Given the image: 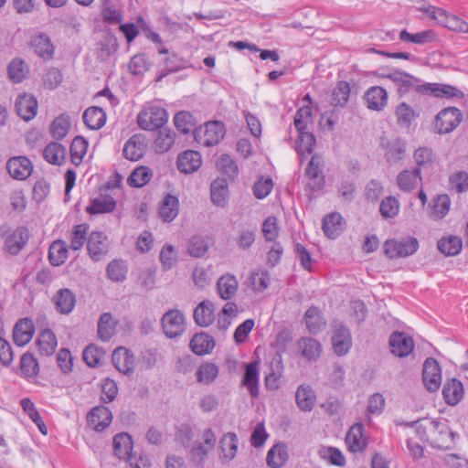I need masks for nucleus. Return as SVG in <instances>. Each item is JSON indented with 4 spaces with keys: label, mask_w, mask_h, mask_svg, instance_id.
Returning <instances> with one entry per match:
<instances>
[{
    "label": "nucleus",
    "mask_w": 468,
    "mask_h": 468,
    "mask_svg": "<svg viewBox=\"0 0 468 468\" xmlns=\"http://www.w3.org/2000/svg\"><path fill=\"white\" fill-rule=\"evenodd\" d=\"M350 86L346 81H338L332 92V104L344 107L347 103L350 96Z\"/></svg>",
    "instance_id": "13d9d810"
},
{
    "label": "nucleus",
    "mask_w": 468,
    "mask_h": 468,
    "mask_svg": "<svg viewBox=\"0 0 468 468\" xmlns=\"http://www.w3.org/2000/svg\"><path fill=\"white\" fill-rule=\"evenodd\" d=\"M367 106L372 111H382L388 102V92L380 86L370 87L364 95Z\"/></svg>",
    "instance_id": "6ab92c4d"
},
{
    "label": "nucleus",
    "mask_w": 468,
    "mask_h": 468,
    "mask_svg": "<svg viewBox=\"0 0 468 468\" xmlns=\"http://www.w3.org/2000/svg\"><path fill=\"white\" fill-rule=\"evenodd\" d=\"M346 443L348 450L354 453L363 452L367 445V440L364 435V426L361 423L354 424L346 433Z\"/></svg>",
    "instance_id": "a211bd4d"
},
{
    "label": "nucleus",
    "mask_w": 468,
    "mask_h": 468,
    "mask_svg": "<svg viewBox=\"0 0 468 468\" xmlns=\"http://www.w3.org/2000/svg\"><path fill=\"white\" fill-rule=\"evenodd\" d=\"M202 165V157L199 152L186 150L178 154L176 166L181 173L192 174L197 171Z\"/></svg>",
    "instance_id": "2eb2a0df"
},
{
    "label": "nucleus",
    "mask_w": 468,
    "mask_h": 468,
    "mask_svg": "<svg viewBox=\"0 0 468 468\" xmlns=\"http://www.w3.org/2000/svg\"><path fill=\"white\" fill-rule=\"evenodd\" d=\"M193 317L197 324L207 327L215 320L214 304L209 300L201 302L194 310Z\"/></svg>",
    "instance_id": "c85d7f7f"
},
{
    "label": "nucleus",
    "mask_w": 468,
    "mask_h": 468,
    "mask_svg": "<svg viewBox=\"0 0 468 468\" xmlns=\"http://www.w3.org/2000/svg\"><path fill=\"white\" fill-rule=\"evenodd\" d=\"M438 250L445 256L458 255L463 248V241L457 236L442 238L438 241Z\"/></svg>",
    "instance_id": "8fccbe9b"
},
{
    "label": "nucleus",
    "mask_w": 468,
    "mask_h": 468,
    "mask_svg": "<svg viewBox=\"0 0 468 468\" xmlns=\"http://www.w3.org/2000/svg\"><path fill=\"white\" fill-rule=\"evenodd\" d=\"M17 114L25 121L32 120L37 111V101L33 95L23 94L16 101Z\"/></svg>",
    "instance_id": "b1692460"
},
{
    "label": "nucleus",
    "mask_w": 468,
    "mask_h": 468,
    "mask_svg": "<svg viewBox=\"0 0 468 468\" xmlns=\"http://www.w3.org/2000/svg\"><path fill=\"white\" fill-rule=\"evenodd\" d=\"M28 72L27 65L19 58L13 59L8 65V75L16 82H21Z\"/></svg>",
    "instance_id": "338daca9"
},
{
    "label": "nucleus",
    "mask_w": 468,
    "mask_h": 468,
    "mask_svg": "<svg viewBox=\"0 0 468 468\" xmlns=\"http://www.w3.org/2000/svg\"><path fill=\"white\" fill-rule=\"evenodd\" d=\"M152 176V170L147 166L142 165L132 172L127 178V183L133 187H143L151 180Z\"/></svg>",
    "instance_id": "3c124183"
},
{
    "label": "nucleus",
    "mask_w": 468,
    "mask_h": 468,
    "mask_svg": "<svg viewBox=\"0 0 468 468\" xmlns=\"http://www.w3.org/2000/svg\"><path fill=\"white\" fill-rule=\"evenodd\" d=\"M395 114L398 124L402 128H409L418 116L412 107L406 102H401L397 106Z\"/></svg>",
    "instance_id": "5fc2aeb1"
},
{
    "label": "nucleus",
    "mask_w": 468,
    "mask_h": 468,
    "mask_svg": "<svg viewBox=\"0 0 468 468\" xmlns=\"http://www.w3.org/2000/svg\"><path fill=\"white\" fill-rule=\"evenodd\" d=\"M316 140L313 133L305 132L298 133L295 142V151L297 152L300 163L303 162L305 154H311L315 145Z\"/></svg>",
    "instance_id": "79ce46f5"
},
{
    "label": "nucleus",
    "mask_w": 468,
    "mask_h": 468,
    "mask_svg": "<svg viewBox=\"0 0 468 468\" xmlns=\"http://www.w3.org/2000/svg\"><path fill=\"white\" fill-rule=\"evenodd\" d=\"M179 201L172 195H167L161 203L159 208L160 218L165 222H171L178 215Z\"/></svg>",
    "instance_id": "a19ab883"
},
{
    "label": "nucleus",
    "mask_w": 468,
    "mask_h": 468,
    "mask_svg": "<svg viewBox=\"0 0 468 468\" xmlns=\"http://www.w3.org/2000/svg\"><path fill=\"white\" fill-rule=\"evenodd\" d=\"M28 239L29 233L27 229L19 227L5 237V249L10 254L16 255L25 247Z\"/></svg>",
    "instance_id": "aec40b11"
},
{
    "label": "nucleus",
    "mask_w": 468,
    "mask_h": 468,
    "mask_svg": "<svg viewBox=\"0 0 468 468\" xmlns=\"http://www.w3.org/2000/svg\"><path fill=\"white\" fill-rule=\"evenodd\" d=\"M343 218L337 213H330L326 215L322 221V229L326 237L335 239L343 231Z\"/></svg>",
    "instance_id": "473e14b6"
},
{
    "label": "nucleus",
    "mask_w": 468,
    "mask_h": 468,
    "mask_svg": "<svg viewBox=\"0 0 468 468\" xmlns=\"http://www.w3.org/2000/svg\"><path fill=\"white\" fill-rule=\"evenodd\" d=\"M217 290L222 300H230L234 295V276L225 274L217 282Z\"/></svg>",
    "instance_id": "0e129e2a"
},
{
    "label": "nucleus",
    "mask_w": 468,
    "mask_h": 468,
    "mask_svg": "<svg viewBox=\"0 0 468 468\" xmlns=\"http://www.w3.org/2000/svg\"><path fill=\"white\" fill-rule=\"evenodd\" d=\"M463 393L462 382L454 378L448 379L442 388V395L448 405L454 406L458 404L463 399Z\"/></svg>",
    "instance_id": "cd10ccee"
},
{
    "label": "nucleus",
    "mask_w": 468,
    "mask_h": 468,
    "mask_svg": "<svg viewBox=\"0 0 468 468\" xmlns=\"http://www.w3.org/2000/svg\"><path fill=\"white\" fill-rule=\"evenodd\" d=\"M108 239L101 231H93L87 239V250L93 261H101L108 251Z\"/></svg>",
    "instance_id": "9d476101"
},
{
    "label": "nucleus",
    "mask_w": 468,
    "mask_h": 468,
    "mask_svg": "<svg viewBox=\"0 0 468 468\" xmlns=\"http://www.w3.org/2000/svg\"><path fill=\"white\" fill-rule=\"evenodd\" d=\"M413 157L417 165L415 168H420V173L421 169L431 168L434 162L432 150L428 147H419L415 150Z\"/></svg>",
    "instance_id": "680f3d73"
},
{
    "label": "nucleus",
    "mask_w": 468,
    "mask_h": 468,
    "mask_svg": "<svg viewBox=\"0 0 468 468\" xmlns=\"http://www.w3.org/2000/svg\"><path fill=\"white\" fill-rule=\"evenodd\" d=\"M69 128L70 121L69 116L61 114L52 122L50 133L54 139L61 140L68 134Z\"/></svg>",
    "instance_id": "6e6d98bb"
},
{
    "label": "nucleus",
    "mask_w": 468,
    "mask_h": 468,
    "mask_svg": "<svg viewBox=\"0 0 468 468\" xmlns=\"http://www.w3.org/2000/svg\"><path fill=\"white\" fill-rule=\"evenodd\" d=\"M422 95H433L437 98H463V92L458 88L442 83H425V86L420 88Z\"/></svg>",
    "instance_id": "4468645a"
},
{
    "label": "nucleus",
    "mask_w": 468,
    "mask_h": 468,
    "mask_svg": "<svg viewBox=\"0 0 468 468\" xmlns=\"http://www.w3.org/2000/svg\"><path fill=\"white\" fill-rule=\"evenodd\" d=\"M176 133L170 128H160L156 133L154 146L156 153H165L175 144Z\"/></svg>",
    "instance_id": "f704fd0d"
},
{
    "label": "nucleus",
    "mask_w": 468,
    "mask_h": 468,
    "mask_svg": "<svg viewBox=\"0 0 468 468\" xmlns=\"http://www.w3.org/2000/svg\"><path fill=\"white\" fill-rule=\"evenodd\" d=\"M43 157L52 165H61L66 157V148L59 143L52 142L43 150Z\"/></svg>",
    "instance_id": "a18cd8bd"
},
{
    "label": "nucleus",
    "mask_w": 468,
    "mask_h": 468,
    "mask_svg": "<svg viewBox=\"0 0 468 468\" xmlns=\"http://www.w3.org/2000/svg\"><path fill=\"white\" fill-rule=\"evenodd\" d=\"M167 120V112L160 106H149L137 116L138 125L148 131L162 128Z\"/></svg>",
    "instance_id": "423d86ee"
},
{
    "label": "nucleus",
    "mask_w": 468,
    "mask_h": 468,
    "mask_svg": "<svg viewBox=\"0 0 468 468\" xmlns=\"http://www.w3.org/2000/svg\"><path fill=\"white\" fill-rule=\"evenodd\" d=\"M306 326L310 333L317 334L325 326V321L316 306H311L304 315Z\"/></svg>",
    "instance_id": "49530a36"
},
{
    "label": "nucleus",
    "mask_w": 468,
    "mask_h": 468,
    "mask_svg": "<svg viewBox=\"0 0 468 468\" xmlns=\"http://www.w3.org/2000/svg\"><path fill=\"white\" fill-rule=\"evenodd\" d=\"M127 271L128 268L123 261L114 260L107 266V276L114 282H123Z\"/></svg>",
    "instance_id": "052dcab7"
},
{
    "label": "nucleus",
    "mask_w": 468,
    "mask_h": 468,
    "mask_svg": "<svg viewBox=\"0 0 468 468\" xmlns=\"http://www.w3.org/2000/svg\"><path fill=\"white\" fill-rule=\"evenodd\" d=\"M332 344L335 352L338 356L346 355L352 345L351 335L348 328L344 325L337 327L333 334Z\"/></svg>",
    "instance_id": "a878e982"
},
{
    "label": "nucleus",
    "mask_w": 468,
    "mask_h": 468,
    "mask_svg": "<svg viewBox=\"0 0 468 468\" xmlns=\"http://www.w3.org/2000/svg\"><path fill=\"white\" fill-rule=\"evenodd\" d=\"M161 324L167 338L177 339L186 330V318L180 310L171 309L164 314Z\"/></svg>",
    "instance_id": "f03ea898"
},
{
    "label": "nucleus",
    "mask_w": 468,
    "mask_h": 468,
    "mask_svg": "<svg viewBox=\"0 0 468 468\" xmlns=\"http://www.w3.org/2000/svg\"><path fill=\"white\" fill-rule=\"evenodd\" d=\"M35 327L32 320L24 318L20 319L15 325L13 330V339L18 346H24L33 337Z\"/></svg>",
    "instance_id": "412c9836"
},
{
    "label": "nucleus",
    "mask_w": 468,
    "mask_h": 468,
    "mask_svg": "<svg viewBox=\"0 0 468 468\" xmlns=\"http://www.w3.org/2000/svg\"><path fill=\"white\" fill-rule=\"evenodd\" d=\"M116 207V202L111 196H101L93 198L86 211L90 215L111 213Z\"/></svg>",
    "instance_id": "e433bc0d"
},
{
    "label": "nucleus",
    "mask_w": 468,
    "mask_h": 468,
    "mask_svg": "<svg viewBox=\"0 0 468 468\" xmlns=\"http://www.w3.org/2000/svg\"><path fill=\"white\" fill-rule=\"evenodd\" d=\"M112 420L111 410L105 406L93 408L88 415V422L94 430L100 431L108 427Z\"/></svg>",
    "instance_id": "4be33fe9"
},
{
    "label": "nucleus",
    "mask_w": 468,
    "mask_h": 468,
    "mask_svg": "<svg viewBox=\"0 0 468 468\" xmlns=\"http://www.w3.org/2000/svg\"><path fill=\"white\" fill-rule=\"evenodd\" d=\"M211 200L218 206L224 207L229 199L228 182L225 178L215 179L210 186Z\"/></svg>",
    "instance_id": "4c0bfd02"
},
{
    "label": "nucleus",
    "mask_w": 468,
    "mask_h": 468,
    "mask_svg": "<svg viewBox=\"0 0 468 468\" xmlns=\"http://www.w3.org/2000/svg\"><path fill=\"white\" fill-rule=\"evenodd\" d=\"M118 321L112 314L103 313L98 322V336L101 340L108 342L115 334Z\"/></svg>",
    "instance_id": "72a5a7b5"
},
{
    "label": "nucleus",
    "mask_w": 468,
    "mask_h": 468,
    "mask_svg": "<svg viewBox=\"0 0 468 468\" xmlns=\"http://www.w3.org/2000/svg\"><path fill=\"white\" fill-rule=\"evenodd\" d=\"M112 363L121 373L130 374L133 371L134 356L127 348L120 346L112 353Z\"/></svg>",
    "instance_id": "5701e85b"
},
{
    "label": "nucleus",
    "mask_w": 468,
    "mask_h": 468,
    "mask_svg": "<svg viewBox=\"0 0 468 468\" xmlns=\"http://www.w3.org/2000/svg\"><path fill=\"white\" fill-rule=\"evenodd\" d=\"M298 348L302 356L308 360H316L322 353L321 344L312 337H302L298 341Z\"/></svg>",
    "instance_id": "ea45409f"
},
{
    "label": "nucleus",
    "mask_w": 468,
    "mask_h": 468,
    "mask_svg": "<svg viewBox=\"0 0 468 468\" xmlns=\"http://www.w3.org/2000/svg\"><path fill=\"white\" fill-rule=\"evenodd\" d=\"M186 60L176 54H171L165 59V69L161 70L157 80H161L163 78L170 73L176 72L186 67Z\"/></svg>",
    "instance_id": "69168bd1"
},
{
    "label": "nucleus",
    "mask_w": 468,
    "mask_h": 468,
    "mask_svg": "<svg viewBox=\"0 0 468 468\" xmlns=\"http://www.w3.org/2000/svg\"><path fill=\"white\" fill-rule=\"evenodd\" d=\"M8 174L16 180H25L33 171L31 161L26 156H14L6 163Z\"/></svg>",
    "instance_id": "f8f14e48"
},
{
    "label": "nucleus",
    "mask_w": 468,
    "mask_h": 468,
    "mask_svg": "<svg viewBox=\"0 0 468 468\" xmlns=\"http://www.w3.org/2000/svg\"><path fill=\"white\" fill-rule=\"evenodd\" d=\"M380 145L385 150V157L388 163L395 164L403 159L406 153V142L401 138L389 140L381 137Z\"/></svg>",
    "instance_id": "9b49d317"
},
{
    "label": "nucleus",
    "mask_w": 468,
    "mask_h": 468,
    "mask_svg": "<svg viewBox=\"0 0 468 468\" xmlns=\"http://www.w3.org/2000/svg\"><path fill=\"white\" fill-rule=\"evenodd\" d=\"M68 245L63 240L54 241L48 250L49 261L53 266H60L68 259Z\"/></svg>",
    "instance_id": "de8ad7c7"
},
{
    "label": "nucleus",
    "mask_w": 468,
    "mask_h": 468,
    "mask_svg": "<svg viewBox=\"0 0 468 468\" xmlns=\"http://www.w3.org/2000/svg\"><path fill=\"white\" fill-rule=\"evenodd\" d=\"M389 347L393 355L399 357H405L413 351L414 342L407 334L394 332L389 337Z\"/></svg>",
    "instance_id": "ddd939ff"
},
{
    "label": "nucleus",
    "mask_w": 468,
    "mask_h": 468,
    "mask_svg": "<svg viewBox=\"0 0 468 468\" xmlns=\"http://www.w3.org/2000/svg\"><path fill=\"white\" fill-rule=\"evenodd\" d=\"M288 460V452L284 444L278 443L272 446L266 457L267 464L271 468H281Z\"/></svg>",
    "instance_id": "c03bdc74"
},
{
    "label": "nucleus",
    "mask_w": 468,
    "mask_h": 468,
    "mask_svg": "<svg viewBox=\"0 0 468 468\" xmlns=\"http://www.w3.org/2000/svg\"><path fill=\"white\" fill-rule=\"evenodd\" d=\"M451 207V199L448 195H439L432 201L431 218L434 219H441L444 218Z\"/></svg>",
    "instance_id": "bf43d9fd"
},
{
    "label": "nucleus",
    "mask_w": 468,
    "mask_h": 468,
    "mask_svg": "<svg viewBox=\"0 0 468 468\" xmlns=\"http://www.w3.org/2000/svg\"><path fill=\"white\" fill-rule=\"evenodd\" d=\"M399 39L404 42H411L414 44L422 45L433 41L435 39V33L429 29L411 34L406 29H403L399 33Z\"/></svg>",
    "instance_id": "603ef678"
},
{
    "label": "nucleus",
    "mask_w": 468,
    "mask_h": 468,
    "mask_svg": "<svg viewBox=\"0 0 468 468\" xmlns=\"http://www.w3.org/2000/svg\"><path fill=\"white\" fill-rule=\"evenodd\" d=\"M295 400L301 410L311 411L315 405L316 396L309 385L303 384L296 390Z\"/></svg>",
    "instance_id": "7c9ffc66"
},
{
    "label": "nucleus",
    "mask_w": 468,
    "mask_h": 468,
    "mask_svg": "<svg viewBox=\"0 0 468 468\" xmlns=\"http://www.w3.org/2000/svg\"><path fill=\"white\" fill-rule=\"evenodd\" d=\"M420 174V168L401 171L397 176L399 188L403 192L412 191L421 181Z\"/></svg>",
    "instance_id": "c756f323"
},
{
    "label": "nucleus",
    "mask_w": 468,
    "mask_h": 468,
    "mask_svg": "<svg viewBox=\"0 0 468 468\" xmlns=\"http://www.w3.org/2000/svg\"><path fill=\"white\" fill-rule=\"evenodd\" d=\"M174 123L176 129L184 134L195 133V130L197 129L195 117L186 111L177 112L174 117Z\"/></svg>",
    "instance_id": "09e8293b"
},
{
    "label": "nucleus",
    "mask_w": 468,
    "mask_h": 468,
    "mask_svg": "<svg viewBox=\"0 0 468 468\" xmlns=\"http://www.w3.org/2000/svg\"><path fill=\"white\" fill-rule=\"evenodd\" d=\"M104 358L105 351L95 345H89L83 351V360L90 367L101 366Z\"/></svg>",
    "instance_id": "864d4df0"
},
{
    "label": "nucleus",
    "mask_w": 468,
    "mask_h": 468,
    "mask_svg": "<svg viewBox=\"0 0 468 468\" xmlns=\"http://www.w3.org/2000/svg\"><path fill=\"white\" fill-rule=\"evenodd\" d=\"M113 450L120 459H127L132 455L133 441L128 433H119L113 438Z\"/></svg>",
    "instance_id": "37998d69"
},
{
    "label": "nucleus",
    "mask_w": 468,
    "mask_h": 468,
    "mask_svg": "<svg viewBox=\"0 0 468 468\" xmlns=\"http://www.w3.org/2000/svg\"><path fill=\"white\" fill-rule=\"evenodd\" d=\"M76 302L75 293L68 288L59 289L52 297L56 311L61 314H69L73 311Z\"/></svg>",
    "instance_id": "dca6fc26"
},
{
    "label": "nucleus",
    "mask_w": 468,
    "mask_h": 468,
    "mask_svg": "<svg viewBox=\"0 0 468 468\" xmlns=\"http://www.w3.org/2000/svg\"><path fill=\"white\" fill-rule=\"evenodd\" d=\"M422 380L425 388L430 392L439 389L441 383V369L438 361L433 357H428L422 369Z\"/></svg>",
    "instance_id": "6e6552de"
},
{
    "label": "nucleus",
    "mask_w": 468,
    "mask_h": 468,
    "mask_svg": "<svg viewBox=\"0 0 468 468\" xmlns=\"http://www.w3.org/2000/svg\"><path fill=\"white\" fill-rule=\"evenodd\" d=\"M384 253L390 259L405 258L414 254L419 249L417 239L412 237L401 239H388L384 242Z\"/></svg>",
    "instance_id": "7ed1b4c3"
},
{
    "label": "nucleus",
    "mask_w": 468,
    "mask_h": 468,
    "mask_svg": "<svg viewBox=\"0 0 468 468\" xmlns=\"http://www.w3.org/2000/svg\"><path fill=\"white\" fill-rule=\"evenodd\" d=\"M83 122L90 130H99L105 124L106 113L100 107H90L83 113Z\"/></svg>",
    "instance_id": "58836bf2"
},
{
    "label": "nucleus",
    "mask_w": 468,
    "mask_h": 468,
    "mask_svg": "<svg viewBox=\"0 0 468 468\" xmlns=\"http://www.w3.org/2000/svg\"><path fill=\"white\" fill-rule=\"evenodd\" d=\"M258 361H253L246 366L241 385L246 387L250 396L254 399L259 397V369Z\"/></svg>",
    "instance_id": "393cba45"
},
{
    "label": "nucleus",
    "mask_w": 468,
    "mask_h": 468,
    "mask_svg": "<svg viewBox=\"0 0 468 468\" xmlns=\"http://www.w3.org/2000/svg\"><path fill=\"white\" fill-rule=\"evenodd\" d=\"M463 112L456 107H447L438 112L433 122L434 130L439 134H446L455 130L463 121Z\"/></svg>",
    "instance_id": "20e7f679"
},
{
    "label": "nucleus",
    "mask_w": 468,
    "mask_h": 468,
    "mask_svg": "<svg viewBox=\"0 0 468 468\" xmlns=\"http://www.w3.org/2000/svg\"><path fill=\"white\" fill-rule=\"evenodd\" d=\"M36 342L39 353L43 356H51L58 346L57 337L50 329L42 330Z\"/></svg>",
    "instance_id": "c9c22d12"
},
{
    "label": "nucleus",
    "mask_w": 468,
    "mask_h": 468,
    "mask_svg": "<svg viewBox=\"0 0 468 468\" xmlns=\"http://www.w3.org/2000/svg\"><path fill=\"white\" fill-rule=\"evenodd\" d=\"M101 16L104 22L109 24H119L122 17L121 11L111 0H103L101 4Z\"/></svg>",
    "instance_id": "e2e57ef3"
},
{
    "label": "nucleus",
    "mask_w": 468,
    "mask_h": 468,
    "mask_svg": "<svg viewBox=\"0 0 468 468\" xmlns=\"http://www.w3.org/2000/svg\"><path fill=\"white\" fill-rule=\"evenodd\" d=\"M225 135L222 122L214 121L206 122L195 130V140L197 144L209 147L216 145Z\"/></svg>",
    "instance_id": "39448f33"
},
{
    "label": "nucleus",
    "mask_w": 468,
    "mask_h": 468,
    "mask_svg": "<svg viewBox=\"0 0 468 468\" xmlns=\"http://www.w3.org/2000/svg\"><path fill=\"white\" fill-rule=\"evenodd\" d=\"M424 430H428V441L434 448L452 449L454 445V433L450 430L446 420L425 419Z\"/></svg>",
    "instance_id": "f257e3e1"
},
{
    "label": "nucleus",
    "mask_w": 468,
    "mask_h": 468,
    "mask_svg": "<svg viewBox=\"0 0 468 468\" xmlns=\"http://www.w3.org/2000/svg\"><path fill=\"white\" fill-rule=\"evenodd\" d=\"M147 148L145 137L143 134L133 135L124 144L123 156L131 161L141 159Z\"/></svg>",
    "instance_id": "f3484780"
},
{
    "label": "nucleus",
    "mask_w": 468,
    "mask_h": 468,
    "mask_svg": "<svg viewBox=\"0 0 468 468\" xmlns=\"http://www.w3.org/2000/svg\"><path fill=\"white\" fill-rule=\"evenodd\" d=\"M322 158L314 154L305 169V176L309 178L308 185L313 191L321 190L325 183L322 171Z\"/></svg>",
    "instance_id": "1a4fd4ad"
},
{
    "label": "nucleus",
    "mask_w": 468,
    "mask_h": 468,
    "mask_svg": "<svg viewBox=\"0 0 468 468\" xmlns=\"http://www.w3.org/2000/svg\"><path fill=\"white\" fill-rule=\"evenodd\" d=\"M30 45L40 58L44 59H50L53 58L55 48L47 35L37 34L33 36Z\"/></svg>",
    "instance_id": "2f4dec72"
},
{
    "label": "nucleus",
    "mask_w": 468,
    "mask_h": 468,
    "mask_svg": "<svg viewBox=\"0 0 468 468\" xmlns=\"http://www.w3.org/2000/svg\"><path fill=\"white\" fill-rule=\"evenodd\" d=\"M430 17L437 21L441 26L459 32H468V24L456 16L448 14L445 10L429 5L426 8H420Z\"/></svg>",
    "instance_id": "0eeeda50"
},
{
    "label": "nucleus",
    "mask_w": 468,
    "mask_h": 468,
    "mask_svg": "<svg viewBox=\"0 0 468 468\" xmlns=\"http://www.w3.org/2000/svg\"><path fill=\"white\" fill-rule=\"evenodd\" d=\"M189 346L198 356L210 354L215 347L214 338L206 333H197L190 340Z\"/></svg>",
    "instance_id": "bb28decb"
},
{
    "label": "nucleus",
    "mask_w": 468,
    "mask_h": 468,
    "mask_svg": "<svg viewBox=\"0 0 468 468\" xmlns=\"http://www.w3.org/2000/svg\"><path fill=\"white\" fill-rule=\"evenodd\" d=\"M218 374V367L214 363H203L201 364L197 372V380L202 384H210L217 378Z\"/></svg>",
    "instance_id": "4d7b16f0"
},
{
    "label": "nucleus",
    "mask_w": 468,
    "mask_h": 468,
    "mask_svg": "<svg viewBox=\"0 0 468 468\" xmlns=\"http://www.w3.org/2000/svg\"><path fill=\"white\" fill-rule=\"evenodd\" d=\"M187 250L192 257H203L208 250V242L203 236L195 235L189 239Z\"/></svg>",
    "instance_id": "774afa93"
}]
</instances>
